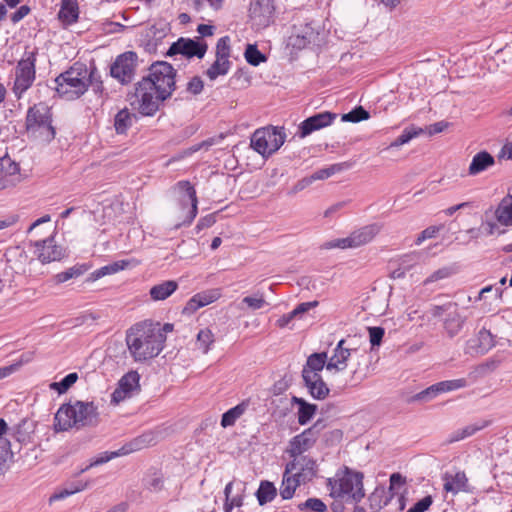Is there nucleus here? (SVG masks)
Returning a JSON list of instances; mask_svg holds the SVG:
<instances>
[{
	"label": "nucleus",
	"instance_id": "obj_1",
	"mask_svg": "<svg viewBox=\"0 0 512 512\" xmlns=\"http://www.w3.org/2000/svg\"><path fill=\"white\" fill-rule=\"evenodd\" d=\"M166 335L160 325L142 322L132 326L126 334V344L136 362L155 358L164 348Z\"/></svg>",
	"mask_w": 512,
	"mask_h": 512
},
{
	"label": "nucleus",
	"instance_id": "obj_2",
	"mask_svg": "<svg viewBox=\"0 0 512 512\" xmlns=\"http://www.w3.org/2000/svg\"><path fill=\"white\" fill-rule=\"evenodd\" d=\"M99 422L100 416L93 402L75 401L60 406L54 417V430L63 432L71 428L95 427Z\"/></svg>",
	"mask_w": 512,
	"mask_h": 512
},
{
	"label": "nucleus",
	"instance_id": "obj_3",
	"mask_svg": "<svg viewBox=\"0 0 512 512\" xmlns=\"http://www.w3.org/2000/svg\"><path fill=\"white\" fill-rule=\"evenodd\" d=\"M345 340L342 339L334 348L333 355L328 359L326 369L328 371H343L347 367V361L351 359L356 367H352L350 376L345 382V386L356 387L368 377L367 354L358 349H349L345 346Z\"/></svg>",
	"mask_w": 512,
	"mask_h": 512
},
{
	"label": "nucleus",
	"instance_id": "obj_4",
	"mask_svg": "<svg viewBox=\"0 0 512 512\" xmlns=\"http://www.w3.org/2000/svg\"><path fill=\"white\" fill-rule=\"evenodd\" d=\"M96 80V68L90 71L82 63H75L67 71L60 74L56 79V91L67 100H73L83 95L90 83Z\"/></svg>",
	"mask_w": 512,
	"mask_h": 512
},
{
	"label": "nucleus",
	"instance_id": "obj_5",
	"mask_svg": "<svg viewBox=\"0 0 512 512\" xmlns=\"http://www.w3.org/2000/svg\"><path fill=\"white\" fill-rule=\"evenodd\" d=\"M176 70L168 62L160 61L153 63L149 68V73L142 81L150 83V87L159 93L162 100L168 99L175 90Z\"/></svg>",
	"mask_w": 512,
	"mask_h": 512
},
{
	"label": "nucleus",
	"instance_id": "obj_6",
	"mask_svg": "<svg viewBox=\"0 0 512 512\" xmlns=\"http://www.w3.org/2000/svg\"><path fill=\"white\" fill-rule=\"evenodd\" d=\"M499 225L509 227L512 226V195H506L493 209L488 208L483 213L481 227L485 235L503 234L505 231L499 229Z\"/></svg>",
	"mask_w": 512,
	"mask_h": 512
},
{
	"label": "nucleus",
	"instance_id": "obj_7",
	"mask_svg": "<svg viewBox=\"0 0 512 512\" xmlns=\"http://www.w3.org/2000/svg\"><path fill=\"white\" fill-rule=\"evenodd\" d=\"M51 116L50 108L43 102L30 107L26 117L27 131L44 141H51L55 137L54 127L51 125Z\"/></svg>",
	"mask_w": 512,
	"mask_h": 512
},
{
	"label": "nucleus",
	"instance_id": "obj_8",
	"mask_svg": "<svg viewBox=\"0 0 512 512\" xmlns=\"http://www.w3.org/2000/svg\"><path fill=\"white\" fill-rule=\"evenodd\" d=\"M283 128L268 126L257 129L251 137V147L263 157L276 152L285 142Z\"/></svg>",
	"mask_w": 512,
	"mask_h": 512
},
{
	"label": "nucleus",
	"instance_id": "obj_9",
	"mask_svg": "<svg viewBox=\"0 0 512 512\" xmlns=\"http://www.w3.org/2000/svg\"><path fill=\"white\" fill-rule=\"evenodd\" d=\"M175 190L179 193V207L185 210L190 205V208L184 215L177 217L179 222L176 224V227L190 225L195 219L198 211L196 190L189 181H179L175 186Z\"/></svg>",
	"mask_w": 512,
	"mask_h": 512
},
{
	"label": "nucleus",
	"instance_id": "obj_10",
	"mask_svg": "<svg viewBox=\"0 0 512 512\" xmlns=\"http://www.w3.org/2000/svg\"><path fill=\"white\" fill-rule=\"evenodd\" d=\"M163 100L159 98V93H155L147 81H139L135 87V100L131 103L137 105L138 111L145 116L154 115L158 109L159 104Z\"/></svg>",
	"mask_w": 512,
	"mask_h": 512
},
{
	"label": "nucleus",
	"instance_id": "obj_11",
	"mask_svg": "<svg viewBox=\"0 0 512 512\" xmlns=\"http://www.w3.org/2000/svg\"><path fill=\"white\" fill-rule=\"evenodd\" d=\"M35 61V53L29 52L18 62L13 86V92L18 98L32 86L35 80Z\"/></svg>",
	"mask_w": 512,
	"mask_h": 512
},
{
	"label": "nucleus",
	"instance_id": "obj_12",
	"mask_svg": "<svg viewBox=\"0 0 512 512\" xmlns=\"http://www.w3.org/2000/svg\"><path fill=\"white\" fill-rule=\"evenodd\" d=\"M230 39L228 36L220 38L216 44V59L214 63L207 69L206 75L210 80H215L219 76L228 73L231 62L230 57Z\"/></svg>",
	"mask_w": 512,
	"mask_h": 512
},
{
	"label": "nucleus",
	"instance_id": "obj_13",
	"mask_svg": "<svg viewBox=\"0 0 512 512\" xmlns=\"http://www.w3.org/2000/svg\"><path fill=\"white\" fill-rule=\"evenodd\" d=\"M323 427L322 422L317 421L312 427L295 436L287 449L289 455L291 457L304 456L303 453L313 446Z\"/></svg>",
	"mask_w": 512,
	"mask_h": 512
},
{
	"label": "nucleus",
	"instance_id": "obj_14",
	"mask_svg": "<svg viewBox=\"0 0 512 512\" xmlns=\"http://www.w3.org/2000/svg\"><path fill=\"white\" fill-rule=\"evenodd\" d=\"M293 460L287 463L285 470L298 479V482L305 484L311 481L316 475V462L308 456L292 457Z\"/></svg>",
	"mask_w": 512,
	"mask_h": 512
},
{
	"label": "nucleus",
	"instance_id": "obj_15",
	"mask_svg": "<svg viewBox=\"0 0 512 512\" xmlns=\"http://www.w3.org/2000/svg\"><path fill=\"white\" fill-rule=\"evenodd\" d=\"M339 497H347L359 502L364 497L363 474L360 472H348L339 480Z\"/></svg>",
	"mask_w": 512,
	"mask_h": 512
},
{
	"label": "nucleus",
	"instance_id": "obj_16",
	"mask_svg": "<svg viewBox=\"0 0 512 512\" xmlns=\"http://www.w3.org/2000/svg\"><path fill=\"white\" fill-rule=\"evenodd\" d=\"M137 62V54L129 51L118 56L110 68V74L113 78L119 80L122 84L132 81Z\"/></svg>",
	"mask_w": 512,
	"mask_h": 512
},
{
	"label": "nucleus",
	"instance_id": "obj_17",
	"mask_svg": "<svg viewBox=\"0 0 512 512\" xmlns=\"http://www.w3.org/2000/svg\"><path fill=\"white\" fill-rule=\"evenodd\" d=\"M207 48L208 46L204 41L179 38L176 42L172 43L166 55L174 56L181 54L186 58L197 57L202 59L206 54Z\"/></svg>",
	"mask_w": 512,
	"mask_h": 512
},
{
	"label": "nucleus",
	"instance_id": "obj_18",
	"mask_svg": "<svg viewBox=\"0 0 512 512\" xmlns=\"http://www.w3.org/2000/svg\"><path fill=\"white\" fill-rule=\"evenodd\" d=\"M275 7L273 0H256L249 8L250 20L257 29H262L273 21Z\"/></svg>",
	"mask_w": 512,
	"mask_h": 512
},
{
	"label": "nucleus",
	"instance_id": "obj_19",
	"mask_svg": "<svg viewBox=\"0 0 512 512\" xmlns=\"http://www.w3.org/2000/svg\"><path fill=\"white\" fill-rule=\"evenodd\" d=\"M319 31L313 26V22L297 23L293 26V33L289 37V43L293 48L304 49L317 42Z\"/></svg>",
	"mask_w": 512,
	"mask_h": 512
},
{
	"label": "nucleus",
	"instance_id": "obj_20",
	"mask_svg": "<svg viewBox=\"0 0 512 512\" xmlns=\"http://www.w3.org/2000/svg\"><path fill=\"white\" fill-rule=\"evenodd\" d=\"M150 442H151L150 435H142L139 438L135 439L133 442H131L129 445V448L124 446L117 451L102 453L99 457L95 458L88 466L81 469L80 472L81 473L86 472L90 468H92L94 466L102 465L115 457L126 455L134 450H139V449L143 448L144 446H147Z\"/></svg>",
	"mask_w": 512,
	"mask_h": 512
},
{
	"label": "nucleus",
	"instance_id": "obj_21",
	"mask_svg": "<svg viewBox=\"0 0 512 512\" xmlns=\"http://www.w3.org/2000/svg\"><path fill=\"white\" fill-rule=\"evenodd\" d=\"M337 118L336 113L332 112H320L313 116L305 119L299 126V136L301 138H305L310 135L314 131L325 128L333 123V121Z\"/></svg>",
	"mask_w": 512,
	"mask_h": 512
},
{
	"label": "nucleus",
	"instance_id": "obj_22",
	"mask_svg": "<svg viewBox=\"0 0 512 512\" xmlns=\"http://www.w3.org/2000/svg\"><path fill=\"white\" fill-rule=\"evenodd\" d=\"M38 259L42 263L59 261L65 257V249L55 244L54 238L49 237L42 241H36Z\"/></svg>",
	"mask_w": 512,
	"mask_h": 512
},
{
	"label": "nucleus",
	"instance_id": "obj_23",
	"mask_svg": "<svg viewBox=\"0 0 512 512\" xmlns=\"http://www.w3.org/2000/svg\"><path fill=\"white\" fill-rule=\"evenodd\" d=\"M327 362L328 356L326 352L311 354L303 366L302 378L310 379L311 377L321 376L320 372L326 368Z\"/></svg>",
	"mask_w": 512,
	"mask_h": 512
},
{
	"label": "nucleus",
	"instance_id": "obj_24",
	"mask_svg": "<svg viewBox=\"0 0 512 512\" xmlns=\"http://www.w3.org/2000/svg\"><path fill=\"white\" fill-rule=\"evenodd\" d=\"M495 164L494 157L487 151H480L475 154L468 167V174L471 176L478 175Z\"/></svg>",
	"mask_w": 512,
	"mask_h": 512
},
{
	"label": "nucleus",
	"instance_id": "obj_25",
	"mask_svg": "<svg viewBox=\"0 0 512 512\" xmlns=\"http://www.w3.org/2000/svg\"><path fill=\"white\" fill-rule=\"evenodd\" d=\"M382 226L378 223H373L370 225H366L353 231L352 240L354 242V247H360L371 242L375 236L381 231Z\"/></svg>",
	"mask_w": 512,
	"mask_h": 512
},
{
	"label": "nucleus",
	"instance_id": "obj_26",
	"mask_svg": "<svg viewBox=\"0 0 512 512\" xmlns=\"http://www.w3.org/2000/svg\"><path fill=\"white\" fill-rule=\"evenodd\" d=\"M444 490L457 494L461 491L468 490V479L463 471H459L454 475L446 473L444 475Z\"/></svg>",
	"mask_w": 512,
	"mask_h": 512
},
{
	"label": "nucleus",
	"instance_id": "obj_27",
	"mask_svg": "<svg viewBox=\"0 0 512 512\" xmlns=\"http://www.w3.org/2000/svg\"><path fill=\"white\" fill-rule=\"evenodd\" d=\"M79 7L77 0H62L58 18L64 25H71L77 22Z\"/></svg>",
	"mask_w": 512,
	"mask_h": 512
},
{
	"label": "nucleus",
	"instance_id": "obj_28",
	"mask_svg": "<svg viewBox=\"0 0 512 512\" xmlns=\"http://www.w3.org/2000/svg\"><path fill=\"white\" fill-rule=\"evenodd\" d=\"M7 429V423L0 418V475L4 473L7 460L12 457L10 441L5 437Z\"/></svg>",
	"mask_w": 512,
	"mask_h": 512
},
{
	"label": "nucleus",
	"instance_id": "obj_29",
	"mask_svg": "<svg viewBox=\"0 0 512 512\" xmlns=\"http://www.w3.org/2000/svg\"><path fill=\"white\" fill-rule=\"evenodd\" d=\"M305 386L307 387L311 396L318 400H323L329 395V388L324 382L322 376H316L315 378H303Z\"/></svg>",
	"mask_w": 512,
	"mask_h": 512
},
{
	"label": "nucleus",
	"instance_id": "obj_30",
	"mask_svg": "<svg viewBox=\"0 0 512 512\" xmlns=\"http://www.w3.org/2000/svg\"><path fill=\"white\" fill-rule=\"evenodd\" d=\"M178 288V283L174 280H167L150 289V296L154 301H161L167 299Z\"/></svg>",
	"mask_w": 512,
	"mask_h": 512
},
{
	"label": "nucleus",
	"instance_id": "obj_31",
	"mask_svg": "<svg viewBox=\"0 0 512 512\" xmlns=\"http://www.w3.org/2000/svg\"><path fill=\"white\" fill-rule=\"evenodd\" d=\"M34 431V422L28 419H23L18 425L14 427V437L19 443L27 444L31 442Z\"/></svg>",
	"mask_w": 512,
	"mask_h": 512
},
{
	"label": "nucleus",
	"instance_id": "obj_32",
	"mask_svg": "<svg viewBox=\"0 0 512 512\" xmlns=\"http://www.w3.org/2000/svg\"><path fill=\"white\" fill-rule=\"evenodd\" d=\"M218 296L219 294L216 291L198 293L188 301L185 309L196 311L197 309L214 302Z\"/></svg>",
	"mask_w": 512,
	"mask_h": 512
},
{
	"label": "nucleus",
	"instance_id": "obj_33",
	"mask_svg": "<svg viewBox=\"0 0 512 512\" xmlns=\"http://www.w3.org/2000/svg\"><path fill=\"white\" fill-rule=\"evenodd\" d=\"M476 344L471 346L478 354L488 352L495 345L494 337L491 332L485 328L478 332Z\"/></svg>",
	"mask_w": 512,
	"mask_h": 512
},
{
	"label": "nucleus",
	"instance_id": "obj_34",
	"mask_svg": "<svg viewBox=\"0 0 512 512\" xmlns=\"http://www.w3.org/2000/svg\"><path fill=\"white\" fill-rule=\"evenodd\" d=\"M465 317L460 315L457 310L454 313H449L444 319V327L450 337L455 336L463 327Z\"/></svg>",
	"mask_w": 512,
	"mask_h": 512
},
{
	"label": "nucleus",
	"instance_id": "obj_35",
	"mask_svg": "<svg viewBox=\"0 0 512 512\" xmlns=\"http://www.w3.org/2000/svg\"><path fill=\"white\" fill-rule=\"evenodd\" d=\"M293 402L299 405L298 410V422L301 425H305L314 416L317 406L314 404L307 403L302 398L293 397Z\"/></svg>",
	"mask_w": 512,
	"mask_h": 512
},
{
	"label": "nucleus",
	"instance_id": "obj_36",
	"mask_svg": "<svg viewBox=\"0 0 512 512\" xmlns=\"http://www.w3.org/2000/svg\"><path fill=\"white\" fill-rule=\"evenodd\" d=\"M488 424V422L484 421L482 422L481 424H470V425H467L461 429H458L456 431H454L449 439L447 440L449 443H453V442H457V441H460L462 439H465L467 437H470L472 435H474L477 431L483 429L484 427H486Z\"/></svg>",
	"mask_w": 512,
	"mask_h": 512
},
{
	"label": "nucleus",
	"instance_id": "obj_37",
	"mask_svg": "<svg viewBox=\"0 0 512 512\" xmlns=\"http://www.w3.org/2000/svg\"><path fill=\"white\" fill-rule=\"evenodd\" d=\"M298 479L293 477L291 474H287L286 470L283 474V480L280 488V495L283 499H291L295 493L296 488L301 485Z\"/></svg>",
	"mask_w": 512,
	"mask_h": 512
},
{
	"label": "nucleus",
	"instance_id": "obj_38",
	"mask_svg": "<svg viewBox=\"0 0 512 512\" xmlns=\"http://www.w3.org/2000/svg\"><path fill=\"white\" fill-rule=\"evenodd\" d=\"M248 404L241 402L235 407L229 409L222 415L221 425L223 427H229L235 424L236 420L239 419L247 409Z\"/></svg>",
	"mask_w": 512,
	"mask_h": 512
},
{
	"label": "nucleus",
	"instance_id": "obj_39",
	"mask_svg": "<svg viewBox=\"0 0 512 512\" xmlns=\"http://www.w3.org/2000/svg\"><path fill=\"white\" fill-rule=\"evenodd\" d=\"M256 495L259 504L262 506L276 497L277 490L273 483L269 481H262Z\"/></svg>",
	"mask_w": 512,
	"mask_h": 512
},
{
	"label": "nucleus",
	"instance_id": "obj_40",
	"mask_svg": "<svg viewBox=\"0 0 512 512\" xmlns=\"http://www.w3.org/2000/svg\"><path fill=\"white\" fill-rule=\"evenodd\" d=\"M88 270V266L86 265H75L73 267L68 268L67 270L60 272L54 276V281L56 284L64 283L70 279L78 278L83 275Z\"/></svg>",
	"mask_w": 512,
	"mask_h": 512
},
{
	"label": "nucleus",
	"instance_id": "obj_41",
	"mask_svg": "<svg viewBox=\"0 0 512 512\" xmlns=\"http://www.w3.org/2000/svg\"><path fill=\"white\" fill-rule=\"evenodd\" d=\"M132 125V116L128 109L120 110L114 119V127L118 134H124Z\"/></svg>",
	"mask_w": 512,
	"mask_h": 512
},
{
	"label": "nucleus",
	"instance_id": "obj_42",
	"mask_svg": "<svg viewBox=\"0 0 512 512\" xmlns=\"http://www.w3.org/2000/svg\"><path fill=\"white\" fill-rule=\"evenodd\" d=\"M139 379L140 376L136 371H130L119 380L118 386L131 395L134 390L140 388Z\"/></svg>",
	"mask_w": 512,
	"mask_h": 512
},
{
	"label": "nucleus",
	"instance_id": "obj_43",
	"mask_svg": "<svg viewBox=\"0 0 512 512\" xmlns=\"http://www.w3.org/2000/svg\"><path fill=\"white\" fill-rule=\"evenodd\" d=\"M214 335L210 329H201L197 334L196 345L203 354H207L210 346L214 343Z\"/></svg>",
	"mask_w": 512,
	"mask_h": 512
},
{
	"label": "nucleus",
	"instance_id": "obj_44",
	"mask_svg": "<svg viewBox=\"0 0 512 512\" xmlns=\"http://www.w3.org/2000/svg\"><path fill=\"white\" fill-rule=\"evenodd\" d=\"M19 165L10 157L0 158V177H15L19 174Z\"/></svg>",
	"mask_w": 512,
	"mask_h": 512
},
{
	"label": "nucleus",
	"instance_id": "obj_45",
	"mask_svg": "<svg viewBox=\"0 0 512 512\" xmlns=\"http://www.w3.org/2000/svg\"><path fill=\"white\" fill-rule=\"evenodd\" d=\"M78 380V374L73 372L66 375L60 382H52L49 387L59 394L66 393Z\"/></svg>",
	"mask_w": 512,
	"mask_h": 512
},
{
	"label": "nucleus",
	"instance_id": "obj_46",
	"mask_svg": "<svg viewBox=\"0 0 512 512\" xmlns=\"http://www.w3.org/2000/svg\"><path fill=\"white\" fill-rule=\"evenodd\" d=\"M246 61L252 66H258L267 60L266 56L260 52L256 45L248 44L244 53Z\"/></svg>",
	"mask_w": 512,
	"mask_h": 512
},
{
	"label": "nucleus",
	"instance_id": "obj_47",
	"mask_svg": "<svg viewBox=\"0 0 512 512\" xmlns=\"http://www.w3.org/2000/svg\"><path fill=\"white\" fill-rule=\"evenodd\" d=\"M422 133V129H405L400 136H398L390 145L388 148H395L400 147L404 144H407L410 140L417 137Z\"/></svg>",
	"mask_w": 512,
	"mask_h": 512
},
{
	"label": "nucleus",
	"instance_id": "obj_48",
	"mask_svg": "<svg viewBox=\"0 0 512 512\" xmlns=\"http://www.w3.org/2000/svg\"><path fill=\"white\" fill-rule=\"evenodd\" d=\"M466 386V380L455 379V380H446L441 381L435 384V389L438 390L439 394L444 392H449L453 390H457Z\"/></svg>",
	"mask_w": 512,
	"mask_h": 512
},
{
	"label": "nucleus",
	"instance_id": "obj_49",
	"mask_svg": "<svg viewBox=\"0 0 512 512\" xmlns=\"http://www.w3.org/2000/svg\"><path fill=\"white\" fill-rule=\"evenodd\" d=\"M370 117L369 112L366 111L362 106H358L349 113L343 114L341 120L343 122H360L367 120Z\"/></svg>",
	"mask_w": 512,
	"mask_h": 512
},
{
	"label": "nucleus",
	"instance_id": "obj_50",
	"mask_svg": "<svg viewBox=\"0 0 512 512\" xmlns=\"http://www.w3.org/2000/svg\"><path fill=\"white\" fill-rule=\"evenodd\" d=\"M454 310H457V303L449 301L441 305L432 306L430 314L435 318L446 317L449 313H454Z\"/></svg>",
	"mask_w": 512,
	"mask_h": 512
},
{
	"label": "nucleus",
	"instance_id": "obj_51",
	"mask_svg": "<svg viewBox=\"0 0 512 512\" xmlns=\"http://www.w3.org/2000/svg\"><path fill=\"white\" fill-rule=\"evenodd\" d=\"M300 510L310 509L315 512H325L327 510L326 504L318 498H308L304 503L298 505Z\"/></svg>",
	"mask_w": 512,
	"mask_h": 512
},
{
	"label": "nucleus",
	"instance_id": "obj_52",
	"mask_svg": "<svg viewBox=\"0 0 512 512\" xmlns=\"http://www.w3.org/2000/svg\"><path fill=\"white\" fill-rule=\"evenodd\" d=\"M454 274V270L451 267H443L433 272L429 277H427L423 284L428 285L433 282H437L443 279H446Z\"/></svg>",
	"mask_w": 512,
	"mask_h": 512
},
{
	"label": "nucleus",
	"instance_id": "obj_53",
	"mask_svg": "<svg viewBox=\"0 0 512 512\" xmlns=\"http://www.w3.org/2000/svg\"><path fill=\"white\" fill-rule=\"evenodd\" d=\"M242 303L246 304L252 310L263 308L267 303L262 294L256 293L253 296H246L242 299Z\"/></svg>",
	"mask_w": 512,
	"mask_h": 512
},
{
	"label": "nucleus",
	"instance_id": "obj_54",
	"mask_svg": "<svg viewBox=\"0 0 512 512\" xmlns=\"http://www.w3.org/2000/svg\"><path fill=\"white\" fill-rule=\"evenodd\" d=\"M439 394L438 390L435 389V384L431 385L427 389L415 394L412 397L413 401L428 402L435 398Z\"/></svg>",
	"mask_w": 512,
	"mask_h": 512
},
{
	"label": "nucleus",
	"instance_id": "obj_55",
	"mask_svg": "<svg viewBox=\"0 0 512 512\" xmlns=\"http://www.w3.org/2000/svg\"><path fill=\"white\" fill-rule=\"evenodd\" d=\"M326 248H355L352 240V234L346 238L335 239L326 244Z\"/></svg>",
	"mask_w": 512,
	"mask_h": 512
},
{
	"label": "nucleus",
	"instance_id": "obj_56",
	"mask_svg": "<svg viewBox=\"0 0 512 512\" xmlns=\"http://www.w3.org/2000/svg\"><path fill=\"white\" fill-rule=\"evenodd\" d=\"M433 503L432 496L428 495L416 502L407 512H425Z\"/></svg>",
	"mask_w": 512,
	"mask_h": 512
},
{
	"label": "nucleus",
	"instance_id": "obj_57",
	"mask_svg": "<svg viewBox=\"0 0 512 512\" xmlns=\"http://www.w3.org/2000/svg\"><path fill=\"white\" fill-rule=\"evenodd\" d=\"M487 293H493V302L499 303L502 298V290L494 288L492 285L486 286L480 290L477 300H482Z\"/></svg>",
	"mask_w": 512,
	"mask_h": 512
},
{
	"label": "nucleus",
	"instance_id": "obj_58",
	"mask_svg": "<svg viewBox=\"0 0 512 512\" xmlns=\"http://www.w3.org/2000/svg\"><path fill=\"white\" fill-rule=\"evenodd\" d=\"M369 338L372 346L380 345L384 336V329L382 327H369Z\"/></svg>",
	"mask_w": 512,
	"mask_h": 512
},
{
	"label": "nucleus",
	"instance_id": "obj_59",
	"mask_svg": "<svg viewBox=\"0 0 512 512\" xmlns=\"http://www.w3.org/2000/svg\"><path fill=\"white\" fill-rule=\"evenodd\" d=\"M204 84L200 77H193L187 84V91L192 93L193 95H197L201 93L203 90Z\"/></svg>",
	"mask_w": 512,
	"mask_h": 512
},
{
	"label": "nucleus",
	"instance_id": "obj_60",
	"mask_svg": "<svg viewBox=\"0 0 512 512\" xmlns=\"http://www.w3.org/2000/svg\"><path fill=\"white\" fill-rule=\"evenodd\" d=\"M317 306H318V301L303 302V303H300L299 305H297V307L294 310H292L291 312H292V315H294V317L296 318Z\"/></svg>",
	"mask_w": 512,
	"mask_h": 512
},
{
	"label": "nucleus",
	"instance_id": "obj_61",
	"mask_svg": "<svg viewBox=\"0 0 512 512\" xmlns=\"http://www.w3.org/2000/svg\"><path fill=\"white\" fill-rule=\"evenodd\" d=\"M313 183L312 179L310 176L308 177H305V178H302L301 180H299L292 188L291 190L288 192V194L290 195H295L297 194L298 192L304 190L305 188H307L308 186H310L311 184Z\"/></svg>",
	"mask_w": 512,
	"mask_h": 512
},
{
	"label": "nucleus",
	"instance_id": "obj_62",
	"mask_svg": "<svg viewBox=\"0 0 512 512\" xmlns=\"http://www.w3.org/2000/svg\"><path fill=\"white\" fill-rule=\"evenodd\" d=\"M334 174V167L320 169L310 175L312 181L324 180Z\"/></svg>",
	"mask_w": 512,
	"mask_h": 512
},
{
	"label": "nucleus",
	"instance_id": "obj_63",
	"mask_svg": "<svg viewBox=\"0 0 512 512\" xmlns=\"http://www.w3.org/2000/svg\"><path fill=\"white\" fill-rule=\"evenodd\" d=\"M30 13V8L27 5H22L11 15V21L16 24L21 21L24 17H26Z\"/></svg>",
	"mask_w": 512,
	"mask_h": 512
},
{
	"label": "nucleus",
	"instance_id": "obj_64",
	"mask_svg": "<svg viewBox=\"0 0 512 512\" xmlns=\"http://www.w3.org/2000/svg\"><path fill=\"white\" fill-rule=\"evenodd\" d=\"M216 222V218H215V215L214 214H209V215H206L205 217H202L197 225H196V229L198 231L202 230V229H205V228H208V227H211L214 223Z\"/></svg>",
	"mask_w": 512,
	"mask_h": 512
}]
</instances>
